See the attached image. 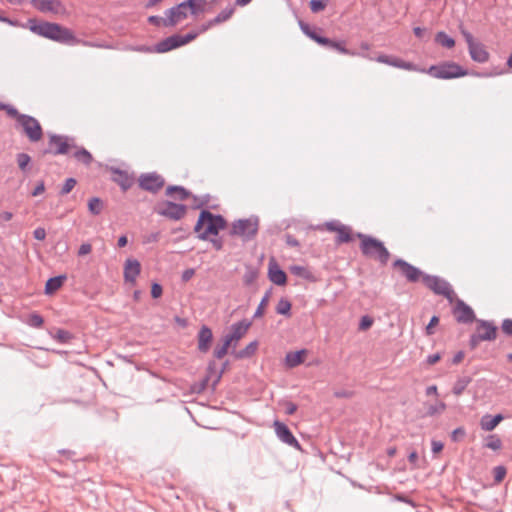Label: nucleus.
I'll use <instances>...</instances> for the list:
<instances>
[{
  "label": "nucleus",
  "mask_w": 512,
  "mask_h": 512,
  "mask_svg": "<svg viewBox=\"0 0 512 512\" xmlns=\"http://www.w3.org/2000/svg\"><path fill=\"white\" fill-rule=\"evenodd\" d=\"M148 22L150 24L157 25V26H159V25L165 26V17H160V16H154L153 15V16H150L148 18Z\"/></svg>",
  "instance_id": "e2e57ef3"
},
{
  "label": "nucleus",
  "mask_w": 512,
  "mask_h": 512,
  "mask_svg": "<svg viewBox=\"0 0 512 512\" xmlns=\"http://www.w3.org/2000/svg\"><path fill=\"white\" fill-rule=\"evenodd\" d=\"M258 348V342L252 341L250 342L244 349L240 350L237 354V358H248L252 356Z\"/></svg>",
  "instance_id": "f704fd0d"
},
{
  "label": "nucleus",
  "mask_w": 512,
  "mask_h": 512,
  "mask_svg": "<svg viewBox=\"0 0 512 512\" xmlns=\"http://www.w3.org/2000/svg\"><path fill=\"white\" fill-rule=\"evenodd\" d=\"M53 338L57 340L59 343L65 344L68 343L73 338V335L67 330L58 329L53 335Z\"/></svg>",
  "instance_id": "79ce46f5"
},
{
  "label": "nucleus",
  "mask_w": 512,
  "mask_h": 512,
  "mask_svg": "<svg viewBox=\"0 0 512 512\" xmlns=\"http://www.w3.org/2000/svg\"><path fill=\"white\" fill-rule=\"evenodd\" d=\"M165 184L164 178L156 173L142 174L139 177V186L148 192L157 193Z\"/></svg>",
  "instance_id": "9d476101"
},
{
  "label": "nucleus",
  "mask_w": 512,
  "mask_h": 512,
  "mask_svg": "<svg viewBox=\"0 0 512 512\" xmlns=\"http://www.w3.org/2000/svg\"><path fill=\"white\" fill-rule=\"evenodd\" d=\"M259 229V219L252 216L246 219H238L233 222L230 234L239 236L244 241H250L257 235Z\"/></svg>",
  "instance_id": "39448f33"
},
{
  "label": "nucleus",
  "mask_w": 512,
  "mask_h": 512,
  "mask_svg": "<svg viewBox=\"0 0 512 512\" xmlns=\"http://www.w3.org/2000/svg\"><path fill=\"white\" fill-rule=\"evenodd\" d=\"M4 111H6L8 116L15 118L17 123L21 120V116L26 115V114L19 113L15 107H13L9 104L6 105V109Z\"/></svg>",
  "instance_id": "5fc2aeb1"
},
{
  "label": "nucleus",
  "mask_w": 512,
  "mask_h": 512,
  "mask_svg": "<svg viewBox=\"0 0 512 512\" xmlns=\"http://www.w3.org/2000/svg\"><path fill=\"white\" fill-rule=\"evenodd\" d=\"M465 434V429L463 427H458L452 431L451 440L454 442H458L461 438L465 436Z\"/></svg>",
  "instance_id": "6e6d98bb"
},
{
  "label": "nucleus",
  "mask_w": 512,
  "mask_h": 512,
  "mask_svg": "<svg viewBox=\"0 0 512 512\" xmlns=\"http://www.w3.org/2000/svg\"><path fill=\"white\" fill-rule=\"evenodd\" d=\"M328 0H311L309 5L313 13L323 11L327 6Z\"/></svg>",
  "instance_id": "de8ad7c7"
},
{
  "label": "nucleus",
  "mask_w": 512,
  "mask_h": 512,
  "mask_svg": "<svg viewBox=\"0 0 512 512\" xmlns=\"http://www.w3.org/2000/svg\"><path fill=\"white\" fill-rule=\"evenodd\" d=\"M74 157L85 165H89L92 162V155L85 148H81L74 153Z\"/></svg>",
  "instance_id": "58836bf2"
},
{
  "label": "nucleus",
  "mask_w": 512,
  "mask_h": 512,
  "mask_svg": "<svg viewBox=\"0 0 512 512\" xmlns=\"http://www.w3.org/2000/svg\"><path fill=\"white\" fill-rule=\"evenodd\" d=\"M372 324H373L372 318H370L369 316H363L360 321V329L366 330V329L370 328L372 326Z\"/></svg>",
  "instance_id": "052dcab7"
},
{
  "label": "nucleus",
  "mask_w": 512,
  "mask_h": 512,
  "mask_svg": "<svg viewBox=\"0 0 512 512\" xmlns=\"http://www.w3.org/2000/svg\"><path fill=\"white\" fill-rule=\"evenodd\" d=\"M306 354V350L302 349L296 352H289L285 356L286 365L290 368H294L304 361V355Z\"/></svg>",
  "instance_id": "393cba45"
},
{
  "label": "nucleus",
  "mask_w": 512,
  "mask_h": 512,
  "mask_svg": "<svg viewBox=\"0 0 512 512\" xmlns=\"http://www.w3.org/2000/svg\"><path fill=\"white\" fill-rule=\"evenodd\" d=\"M434 41L436 44L446 49H451L455 46V40L444 31H438L435 34Z\"/></svg>",
  "instance_id": "cd10ccee"
},
{
  "label": "nucleus",
  "mask_w": 512,
  "mask_h": 512,
  "mask_svg": "<svg viewBox=\"0 0 512 512\" xmlns=\"http://www.w3.org/2000/svg\"><path fill=\"white\" fill-rule=\"evenodd\" d=\"M393 266L398 268L401 274L406 278L408 282L415 283L420 279L423 281V275H427L419 268L413 266L403 259H397L393 263Z\"/></svg>",
  "instance_id": "1a4fd4ad"
},
{
  "label": "nucleus",
  "mask_w": 512,
  "mask_h": 512,
  "mask_svg": "<svg viewBox=\"0 0 512 512\" xmlns=\"http://www.w3.org/2000/svg\"><path fill=\"white\" fill-rule=\"evenodd\" d=\"M162 286L158 283H153L151 287V295L153 298H159L162 295Z\"/></svg>",
  "instance_id": "13d9d810"
},
{
  "label": "nucleus",
  "mask_w": 512,
  "mask_h": 512,
  "mask_svg": "<svg viewBox=\"0 0 512 512\" xmlns=\"http://www.w3.org/2000/svg\"><path fill=\"white\" fill-rule=\"evenodd\" d=\"M341 225L342 224L339 221H330L325 224L326 229L331 232H338Z\"/></svg>",
  "instance_id": "0e129e2a"
},
{
  "label": "nucleus",
  "mask_w": 512,
  "mask_h": 512,
  "mask_svg": "<svg viewBox=\"0 0 512 512\" xmlns=\"http://www.w3.org/2000/svg\"><path fill=\"white\" fill-rule=\"evenodd\" d=\"M66 275H59L49 278L45 285V293L50 295L56 292L66 280Z\"/></svg>",
  "instance_id": "bb28decb"
},
{
  "label": "nucleus",
  "mask_w": 512,
  "mask_h": 512,
  "mask_svg": "<svg viewBox=\"0 0 512 512\" xmlns=\"http://www.w3.org/2000/svg\"><path fill=\"white\" fill-rule=\"evenodd\" d=\"M291 303L286 298H281L276 306V312L287 317L291 316Z\"/></svg>",
  "instance_id": "72a5a7b5"
},
{
  "label": "nucleus",
  "mask_w": 512,
  "mask_h": 512,
  "mask_svg": "<svg viewBox=\"0 0 512 512\" xmlns=\"http://www.w3.org/2000/svg\"><path fill=\"white\" fill-rule=\"evenodd\" d=\"M357 237L361 240L360 249L364 256L377 259L381 264H386L390 258V253L380 240L358 233Z\"/></svg>",
  "instance_id": "7ed1b4c3"
},
{
  "label": "nucleus",
  "mask_w": 512,
  "mask_h": 512,
  "mask_svg": "<svg viewBox=\"0 0 512 512\" xmlns=\"http://www.w3.org/2000/svg\"><path fill=\"white\" fill-rule=\"evenodd\" d=\"M506 473H507V471L504 466L499 465V466L494 467V469H493L494 481L496 483L502 482L506 476Z\"/></svg>",
  "instance_id": "3c124183"
},
{
  "label": "nucleus",
  "mask_w": 512,
  "mask_h": 512,
  "mask_svg": "<svg viewBox=\"0 0 512 512\" xmlns=\"http://www.w3.org/2000/svg\"><path fill=\"white\" fill-rule=\"evenodd\" d=\"M226 220L221 215H215L208 210H202L194 227L198 238L207 240L210 235H218L226 227Z\"/></svg>",
  "instance_id": "f03ea898"
},
{
  "label": "nucleus",
  "mask_w": 512,
  "mask_h": 512,
  "mask_svg": "<svg viewBox=\"0 0 512 512\" xmlns=\"http://www.w3.org/2000/svg\"><path fill=\"white\" fill-rule=\"evenodd\" d=\"M472 378L470 376H461L459 377L456 382L454 383V386L452 388V392L456 396H460L464 390L467 388V386L471 383Z\"/></svg>",
  "instance_id": "c756f323"
},
{
  "label": "nucleus",
  "mask_w": 512,
  "mask_h": 512,
  "mask_svg": "<svg viewBox=\"0 0 512 512\" xmlns=\"http://www.w3.org/2000/svg\"><path fill=\"white\" fill-rule=\"evenodd\" d=\"M299 26H300L301 31L306 36H308L309 38H311L312 40L315 41V38L318 36V34H317L315 29L311 28L309 24H307V23H305L303 21H299Z\"/></svg>",
  "instance_id": "09e8293b"
},
{
  "label": "nucleus",
  "mask_w": 512,
  "mask_h": 512,
  "mask_svg": "<svg viewBox=\"0 0 512 512\" xmlns=\"http://www.w3.org/2000/svg\"><path fill=\"white\" fill-rule=\"evenodd\" d=\"M269 297H270V293L266 292L254 313V316H253L254 318L261 317L264 314V309L268 304Z\"/></svg>",
  "instance_id": "a18cd8bd"
},
{
  "label": "nucleus",
  "mask_w": 512,
  "mask_h": 512,
  "mask_svg": "<svg viewBox=\"0 0 512 512\" xmlns=\"http://www.w3.org/2000/svg\"><path fill=\"white\" fill-rule=\"evenodd\" d=\"M88 209L91 214L99 215L103 209V202L98 197H93L88 202Z\"/></svg>",
  "instance_id": "c9c22d12"
},
{
  "label": "nucleus",
  "mask_w": 512,
  "mask_h": 512,
  "mask_svg": "<svg viewBox=\"0 0 512 512\" xmlns=\"http://www.w3.org/2000/svg\"><path fill=\"white\" fill-rule=\"evenodd\" d=\"M285 241H286V244L291 247H299V245H300L299 241L291 234L285 235Z\"/></svg>",
  "instance_id": "774afa93"
},
{
  "label": "nucleus",
  "mask_w": 512,
  "mask_h": 512,
  "mask_svg": "<svg viewBox=\"0 0 512 512\" xmlns=\"http://www.w3.org/2000/svg\"><path fill=\"white\" fill-rule=\"evenodd\" d=\"M290 271L295 276L301 277V278H303L305 280H309V281H314L315 280L312 272L309 269H307L306 267H304V266L293 265V266L290 267Z\"/></svg>",
  "instance_id": "7c9ffc66"
},
{
  "label": "nucleus",
  "mask_w": 512,
  "mask_h": 512,
  "mask_svg": "<svg viewBox=\"0 0 512 512\" xmlns=\"http://www.w3.org/2000/svg\"><path fill=\"white\" fill-rule=\"evenodd\" d=\"M70 138L67 136L52 134L49 138L50 147H54V149L46 150L45 153H52L54 155L66 154L68 153L69 148L75 147L74 144L69 143ZM73 141V139H71Z\"/></svg>",
  "instance_id": "f8f14e48"
},
{
  "label": "nucleus",
  "mask_w": 512,
  "mask_h": 512,
  "mask_svg": "<svg viewBox=\"0 0 512 512\" xmlns=\"http://www.w3.org/2000/svg\"><path fill=\"white\" fill-rule=\"evenodd\" d=\"M165 27H173L187 18V10L182 3L165 11Z\"/></svg>",
  "instance_id": "2eb2a0df"
},
{
  "label": "nucleus",
  "mask_w": 512,
  "mask_h": 512,
  "mask_svg": "<svg viewBox=\"0 0 512 512\" xmlns=\"http://www.w3.org/2000/svg\"><path fill=\"white\" fill-rule=\"evenodd\" d=\"M186 211V205L177 204L172 201H165L156 208L157 214L174 221L182 219L185 216Z\"/></svg>",
  "instance_id": "6e6552de"
},
{
  "label": "nucleus",
  "mask_w": 512,
  "mask_h": 512,
  "mask_svg": "<svg viewBox=\"0 0 512 512\" xmlns=\"http://www.w3.org/2000/svg\"><path fill=\"white\" fill-rule=\"evenodd\" d=\"M468 51L471 59L477 63H486L489 60V53L480 42H476L470 46Z\"/></svg>",
  "instance_id": "412c9836"
},
{
  "label": "nucleus",
  "mask_w": 512,
  "mask_h": 512,
  "mask_svg": "<svg viewBox=\"0 0 512 512\" xmlns=\"http://www.w3.org/2000/svg\"><path fill=\"white\" fill-rule=\"evenodd\" d=\"M141 265L136 259H127L124 264V279L126 282L135 284L136 278L140 274Z\"/></svg>",
  "instance_id": "a211bd4d"
},
{
  "label": "nucleus",
  "mask_w": 512,
  "mask_h": 512,
  "mask_svg": "<svg viewBox=\"0 0 512 512\" xmlns=\"http://www.w3.org/2000/svg\"><path fill=\"white\" fill-rule=\"evenodd\" d=\"M389 66H393L408 71L416 70L415 65L413 63L406 62L398 57H392V61L390 62Z\"/></svg>",
  "instance_id": "e433bc0d"
},
{
  "label": "nucleus",
  "mask_w": 512,
  "mask_h": 512,
  "mask_svg": "<svg viewBox=\"0 0 512 512\" xmlns=\"http://www.w3.org/2000/svg\"><path fill=\"white\" fill-rule=\"evenodd\" d=\"M30 142H38L43 136V130L39 121L30 115L21 116L17 124Z\"/></svg>",
  "instance_id": "0eeeda50"
},
{
  "label": "nucleus",
  "mask_w": 512,
  "mask_h": 512,
  "mask_svg": "<svg viewBox=\"0 0 512 512\" xmlns=\"http://www.w3.org/2000/svg\"><path fill=\"white\" fill-rule=\"evenodd\" d=\"M233 13H234L233 7H231V6L226 7L215 18L212 19V23H216V25L223 23V22L227 21L228 19H230V17L232 16Z\"/></svg>",
  "instance_id": "4c0bfd02"
},
{
  "label": "nucleus",
  "mask_w": 512,
  "mask_h": 512,
  "mask_svg": "<svg viewBox=\"0 0 512 512\" xmlns=\"http://www.w3.org/2000/svg\"><path fill=\"white\" fill-rule=\"evenodd\" d=\"M484 446L491 450H500L502 448V441L496 434H491L486 437Z\"/></svg>",
  "instance_id": "473e14b6"
},
{
  "label": "nucleus",
  "mask_w": 512,
  "mask_h": 512,
  "mask_svg": "<svg viewBox=\"0 0 512 512\" xmlns=\"http://www.w3.org/2000/svg\"><path fill=\"white\" fill-rule=\"evenodd\" d=\"M28 24L29 29L33 33L47 39L66 44L76 42V38L71 30L60 24L44 21L38 22L35 19H29Z\"/></svg>",
  "instance_id": "f257e3e1"
},
{
  "label": "nucleus",
  "mask_w": 512,
  "mask_h": 512,
  "mask_svg": "<svg viewBox=\"0 0 512 512\" xmlns=\"http://www.w3.org/2000/svg\"><path fill=\"white\" fill-rule=\"evenodd\" d=\"M33 236L37 240H44L46 238V230L43 227H38L33 231Z\"/></svg>",
  "instance_id": "680f3d73"
},
{
  "label": "nucleus",
  "mask_w": 512,
  "mask_h": 512,
  "mask_svg": "<svg viewBox=\"0 0 512 512\" xmlns=\"http://www.w3.org/2000/svg\"><path fill=\"white\" fill-rule=\"evenodd\" d=\"M427 73L437 79H454L468 75L466 69L452 61L432 65L427 70Z\"/></svg>",
  "instance_id": "20e7f679"
},
{
  "label": "nucleus",
  "mask_w": 512,
  "mask_h": 512,
  "mask_svg": "<svg viewBox=\"0 0 512 512\" xmlns=\"http://www.w3.org/2000/svg\"><path fill=\"white\" fill-rule=\"evenodd\" d=\"M453 314L459 323L469 324L475 320L473 309L460 299L456 302Z\"/></svg>",
  "instance_id": "4468645a"
},
{
  "label": "nucleus",
  "mask_w": 512,
  "mask_h": 512,
  "mask_svg": "<svg viewBox=\"0 0 512 512\" xmlns=\"http://www.w3.org/2000/svg\"><path fill=\"white\" fill-rule=\"evenodd\" d=\"M458 28H459V31H460L461 35H462V36H463V38L465 39V41H466V43H467L468 48L477 42V41H475V39H474V37H473L472 33H471V32H469V31L465 28V26H464L463 24H460V25L458 26Z\"/></svg>",
  "instance_id": "49530a36"
},
{
  "label": "nucleus",
  "mask_w": 512,
  "mask_h": 512,
  "mask_svg": "<svg viewBox=\"0 0 512 512\" xmlns=\"http://www.w3.org/2000/svg\"><path fill=\"white\" fill-rule=\"evenodd\" d=\"M269 280L276 285H284L287 281L286 273L276 263L269 264Z\"/></svg>",
  "instance_id": "5701e85b"
},
{
  "label": "nucleus",
  "mask_w": 512,
  "mask_h": 512,
  "mask_svg": "<svg viewBox=\"0 0 512 512\" xmlns=\"http://www.w3.org/2000/svg\"><path fill=\"white\" fill-rule=\"evenodd\" d=\"M444 445L441 441L432 440L431 441V449L434 454H437L442 451Z\"/></svg>",
  "instance_id": "69168bd1"
},
{
  "label": "nucleus",
  "mask_w": 512,
  "mask_h": 512,
  "mask_svg": "<svg viewBox=\"0 0 512 512\" xmlns=\"http://www.w3.org/2000/svg\"><path fill=\"white\" fill-rule=\"evenodd\" d=\"M200 35V32L197 31H191L187 33L186 35H180V44L181 46L186 45L196 39Z\"/></svg>",
  "instance_id": "864d4df0"
},
{
  "label": "nucleus",
  "mask_w": 512,
  "mask_h": 512,
  "mask_svg": "<svg viewBox=\"0 0 512 512\" xmlns=\"http://www.w3.org/2000/svg\"><path fill=\"white\" fill-rule=\"evenodd\" d=\"M229 347H231V345L226 343L225 340H223L222 345H218L215 347L214 357L217 359H222L227 354Z\"/></svg>",
  "instance_id": "8fccbe9b"
},
{
  "label": "nucleus",
  "mask_w": 512,
  "mask_h": 512,
  "mask_svg": "<svg viewBox=\"0 0 512 512\" xmlns=\"http://www.w3.org/2000/svg\"><path fill=\"white\" fill-rule=\"evenodd\" d=\"M504 334L512 336V319H504L501 325Z\"/></svg>",
  "instance_id": "4d7b16f0"
},
{
  "label": "nucleus",
  "mask_w": 512,
  "mask_h": 512,
  "mask_svg": "<svg viewBox=\"0 0 512 512\" xmlns=\"http://www.w3.org/2000/svg\"><path fill=\"white\" fill-rule=\"evenodd\" d=\"M275 433L277 437L285 444L301 449V446L297 439L294 437L288 426L280 421L274 422Z\"/></svg>",
  "instance_id": "dca6fc26"
},
{
  "label": "nucleus",
  "mask_w": 512,
  "mask_h": 512,
  "mask_svg": "<svg viewBox=\"0 0 512 512\" xmlns=\"http://www.w3.org/2000/svg\"><path fill=\"white\" fill-rule=\"evenodd\" d=\"M439 323V318L437 316H433L431 319H430V322L428 323L427 327H426V334L427 335H432L434 333L433 331V327L435 325H437Z\"/></svg>",
  "instance_id": "bf43d9fd"
},
{
  "label": "nucleus",
  "mask_w": 512,
  "mask_h": 512,
  "mask_svg": "<svg viewBox=\"0 0 512 512\" xmlns=\"http://www.w3.org/2000/svg\"><path fill=\"white\" fill-rule=\"evenodd\" d=\"M329 48L337 50L341 54L356 55L355 52H352V51L348 50L345 47V43L343 41H334V40H332V43H330Z\"/></svg>",
  "instance_id": "37998d69"
},
{
  "label": "nucleus",
  "mask_w": 512,
  "mask_h": 512,
  "mask_svg": "<svg viewBox=\"0 0 512 512\" xmlns=\"http://www.w3.org/2000/svg\"><path fill=\"white\" fill-rule=\"evenodd\" d=\"M251 326V322L247 320H241L231 325L230 332L227 333L223 340L231 346L235 347L237 342L247 333Z\"/></svg>",
  "instance_id": "9b49d317"
},
{
  "label": "nucleus",
  "mask_w": 512,
  "mask_h": 512,
  "mask_svg": "<svg viewBox=\"0 0 512 512\" xmlns=\"http://www.w3.org/2000/svg\"><path fill=\"white\" fill-rule=\"evenodd\" d=\"M213 339L212 330L206 326L203 325L197 335L198 340V350L201 353H207L210 350L211 342Z\"/></svg>",
  "instance_id": "aec40b11"
},
{
  "label": "nucleus",
  "mask_w": 512,
  "mask_h": 512,
  "mask_svg": "<svg viewBox=\"0 0 512 512\" xmlns=\"http://www.w3.org/2000/svg\"><path fill=\"white\" fill-rule=\"evenodd\" d=\"M423 284L432 290L435 294L444 296L450 302L454 297V291L445 279L434 275H423Z\"/></svg>",
  "instance_id": "423d86ee"
},
{
  "label": "nucleus",
  "mask_w": 512,
  "mask_h": 512,
  "mask_svg": "<svg viewBox=\"0 0 512 512\" xmlns=\"http://www.w3.org/2000/svg\"><path fill=\"white\" fill-rule=\"evenodd\" d=\"M446 410V404L444 402H439L435 405H430L427 409V416H434L436 414H441Z\"/></svg>",
  "instance_id": "c03bdc74"
},
{
  "label": "nucleus",
  "mask_w": 512,
  "mask_h": 512,
  "mask_svg": "<svg viewBox=\"0 0 512 512\" xmlns=\"http://www.w3.org/2000/svg\"><path fill=\"white\" fill-rule=\"evenodd\" d=\"M166 195L173 196L175 199L182 201L186 200L191 195V193L183 186L172 185L166 189Z\"/></svg>",
  "instance_id": "c85d7f7f"
},
{
  "label": "nucleus",
  "mask_w": 512,
  "mask_h": 512,
  "mask_svg": "<svg viewBox=\"0 0 512 512\" xmlns=\"http://www.w3.org/2000/svg\"><path fill=\"white\" fill-rule=\"evenodd\" d=\"M478 338L484 341H493L497 337V327L493 322L479 319L477 320Z\"/></svg>",
  "instance_id": "f3484780"
},
{
  "label": "nucleus",
  "mask_w": 512,
  "mask_h": 512,
  "mask_svg": "<svg viewBox=\"0 0 512 512\" xmlns=\"http://www.w3.org/2000/svg\"><path fill=\"white\" fill-rule=\"evenodd\" d=\"M115 176L113 180L121 187L123 191H127L134 183V179L127 172L120 169L114 170Z\"/></svg>",
  "instance_id": "b1692460"
},
{
  "label": "nucleus",
  "mask_w": 512,
  "mask_h": 512,
  "mask_svg": "<svg viewBox=\"0 0 512 512\" xmlns=\"http://www.w3.org/2000/svg\"><path fill=\"white\" fill-rule=\"evenodd\" d=\"M185 10H189L192 15H197L204 12L206 0H185L181 2Z\"/></svg>",
  "instance_id": "a878e982"
},
{
  "label": "nucleus",
  "mask_w": 512,
  "mask_h": 512,
  "mask_svg": "<svg viewBox=\"0 0 512 512\" xmlns=\"http://www.w3.org/2000/svg\"><path fill=\"white\" fill-rule=\"evenodd\" d=\"M337 233H338L337 238H336L337 244L349 243L353 240L352 235H351V229L348 226H345L342 224Z\"/></svg>",
  "instance_id": "2f4dec72"
},
{
  "label": "nucleus",
  "mask_w": 512,
  "mask_h": 512,
  "mask_svg": "<svg viewBox=\"0 0 512 512\" xmlns=\"http://www.w3.org/2000/svg\"><path fill=\"white\" fill-rule=\"evenodd\" d=\"M179 40H180L179 34L171 35V36L161 40L160 42H158L154 46L153 51L157 52V53H166L168 51H171L173 49L181 47Z\"/></svg>",
  "instance_id": "6ab92c4d"
},
{
  "label": "nucleus",
  "mask_w": 512,
  "mask_h": 512,
  "mask_svg": "<svg viewBox=\"0 0 512 512\" xmlns=\"http://www.w3.org/2000/svg\"><path fill=\"white\" fill-rule=\"evenodd\" d=\"M504 420V416L502 414H496L494 416L490 414H485L480 419V427L482 430L490 432L494 430L497 425Z\"/></svg>",
  "instance_id": "4be33fe9"
},
{
  "label": "nucleus",
  "mask_w": 512,
  "mask_h": 512,
  "mask_svg": "<svg viewBox=\"0 0 512 512\" xmlns=\"http://www.w3.org/2000/svg\"><path fill=\"white\" fill-rule=\"evenodd\" d=\"M17 163L21 171L26 173L28 171L29 164L31 162V157L27 153H19L17 154Z\"/></svg>",
  "instance_id": "a19ab883"
},
{
  "label": "nucleus",
  "mask_w": 512,
  "mask_h": 512,
  "mask_svg": "<svg viewBox=\"0 0 512 512\" xmlns=\"http://www.w3.org/2000/svg\"><path fill=\"white\" fill-rule=\"evenodd\" d=\"M43 323V317L36 312L31 313L26 320V324L33 328H40L43 325Z\"/></svg>",
  "instance_id": "ea45409f"
},
{
  "label": "nucleus",
  "mask_w": 512,
  "mask_h": 512,
  "mask_svg": "<svg viewBox=\"0 0 512 512\" xmlns=\"http://www.w3.org/2000/svg\"><path fill=\"white\" fill-rule=\"evenodd\" d=\"M92 246L89 243H83L78 250L79 256L87 255L91 252Z\"/></svg>",
  "instance_id": "338daca9"
},
{
  "label": "nucleus",
  "mask_w": 512,
  "mask_h": 512,
  "mask_svg": "<svg viewBox=\"0 0 512 512\" xmlns=\"http://www.w3.org/2000/svg\"><path fill=\"white\" fill-rule=\"evenodd\" d=\"M76 180L74 178H67L61 188V191H60V194L61 195H66L68 193H70L72 191V189L75 187L76 185Z\"/></svg>",
  "instance_id": "603ef678"
},
{
  "label": "nucleus",
  "mask_w": 512,
  "mask_h": 512,
  "mask_svg": "<svg viewBox=\"0 0 512 512\" xmlns=\"http://www.w3.org/2000/svg\"><path fill=\"white\" fill-rule=\"evenodd\" d=\"M32 6L42 13L62 14L65 8L59 0H30Z\"/></svg>",
  "instance_id": "ddd939ff"
}]
</instances>
